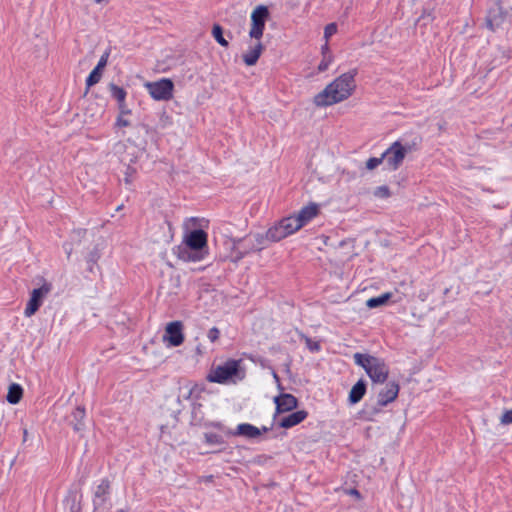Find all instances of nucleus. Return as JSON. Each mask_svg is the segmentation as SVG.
I'll return each mask as SVG.
<instances>
[{"label": "nucleus", "mask_w": 512, "mask_h": 512, "mask_svg": "<svg viewBox=\"0 0 512 512\" xmlns=\"http://www.w3.org/2000/svg\"><path fill=\"white\" fill-rule=\"evenodd\" d=\"M357 73V69H352L337 77L314 96V104L318 107H327L348 99L356 88Z\"/></svg>", "instance_id": "1"}, {"label": "nucleus", "mask_w": 512, "mask_h": 512, "mask_svg": "<svg viewBox=\"0 0 512 512\" xmlns=\"http://www.w3.org/2000/svg\"><path fill=\"white\" fill-rule=\"evenodd\" d=\"M245 378V370L241 367V360L228 359L223 364L212 369L207 380L218 384H236Z\"/></svg>", "instance_id": "2"}, {"label": "nucleus", "mask_w": 512, "mask_h": 512, "mask_svg": "<svg viewBox=\"0 0 512 512\" xmlns=\"http://www.w3.org/2000/svg\"><path fill=\"white\" fill-rule=\"evenodd\" d=\"M355 364L362 367L372 382L383 384L389 376V368L381 358L370 354L355 353L353 355Z\"/></svg>", "instance_id": "3"}, {"label": "nucleus", "mask_w": 512, "mask_h": 512, "mask_svg": "<svg viewBox=\"0 0 512 512\" xmlns=\"http://www.w3.org/2000/svg\"><path fill=\"white\" fill-rule=\"evenodd\" d=\"M400 386L395 381H390L386 386L378 393L377 403L375 406L365 405L363 413L367 415L368 419H371L374 415L381 411V408L393 402L399 394Z\"/></svg>", "instance_id": "4"}, {"label": "nucleus", "mask_w": 512, "mask_h": 512, "mask_svg": "<svg viewBox=\"0 0 512 512\" xmlns=\"http://www.w3.org/2000/svg\"><path fill=\"white\" fill-rule=\"evenodd\" d=\"M412 151V146L402 144L401 141L393 142L390 147L382 154L387 169L390 171L397 170L408 152Z\"/></svg>", "instance_id": "5"}, {"label": "nucleus", "mask_w": 512, "mask_h": 512, "mask_svg": "<svg viewBox=\"0 0 512 512\" xmlns=\"http://www.w3.org/2000/svg\"><path fill=\"white\" fill-rule=\"evenodd\" d=\"M270 16L267 6L258 5L251 13V28L249 36L252 39L260 40L263 36L265 24Z\"/></svg>", "instance_id": "6"}, {"label": "nucleus", "mask_w": 512, "mask_h": 512, "mask_svg": "<svg viewBox=\"0 0 512 512\" xmlns=\"http://www.w3.org/2000/svg\"><path fill=\"white\" fill-rule=\"evenodd\" d=\"M146 88L150 96L157 101H168L173 97L174 83L169 78L148 82Z\"/></svg>", "instance_id": "7"}, {"label": "nucleus", "mask_w": 512, "mask_h": 512, "mask_svg": "<svg viewBox=\"0 0 512 512\" xmlns=\"http://www.w3.org/2000/svg\"><path fill=\"white\" fill-rule=\"evenodd\" d=\"M508 16V11L503 7L502 0L492 1L486 15V27L491 31L499 29Z\"/></svg>", "instance_id": "8"}, {"label": "nucleus", "mask_w": 512, "mask_h": 512, "mask_svg": "<svg viewBox=\"0 0 512 512\" xmlns=\"http://www.w3.org/2000/svg\"><path fill=\"white\" fill-rule=\"evenodd\" d=\"M52 285L45 282L41 287L33 289L28 300L24 315L26 317L33 316L41 307L44 297L51 291Z\"/></svg>", "instance_id": "9"}, {"label": "nucleus", "mask_w": 512, "mask_h": 512, "mask_svg": "<svg viewBox=\"0 0 512 512\" xmlns=\"http://www.w3.org/2000/svg\"><path fill=\"white\" fill-rule=\"evenodd\" d=\"M111 494V484L108 478L101 480L100 484L96 487L93 497V512H98L101 509H107V501Z\"/></svg>", "instance_id": "10"}, {"label": "nucleus", "mask_w": 512, "mask_h": 512, "mask_svg": "<svg viewBox=\"0 0 512 512\" xmlns=\"http://www.w3.org/2000/svg\"><path fill=\"white\" fill-rule=\"evenodd\" d=\"M164 341H167L170 346L177 347L184 342L183 324L181 321H172L167 324Z\"/></svg>", "instance_id": "11"}, {"label": "nucleus", "mask_w": 512, "mask_h": 512, "mask_svg": "<svg viewBox=\"0 0 512 512\" xmlns=\"http://www.w3.org/2000/svg\"><path fill=\"white\" fill-rule=\"evenodd\" d=\"M274 403L276 405L273 419L275 420L279 414L290 412L298 407V399L290 393H281L274 397Z\"/></svg>", "instance_id": "12"}, {"label": "nucleus", "mask_w": 512, "mask_h": 512, "mask_svg": "<svg viewBox=\"0 0 512 512\" xmlns=\"http://www.w3.org/2000/svg\"><path fill=\"white\" fill-rule=\"evenodd\" d=\"M181 246L189 249L206 251L207 233L202 229H194L185 236L184 243Z\"/></svg>", "instance_id": "13"}, {"label": "nucleus", "mask_w": 512, "mask_h": 512, "mask_svg": "<svg viewBox=\"0 0 512 512\" xmlns=\"http://www.w3.org/2000/svg\"><path fill=\"white\" fill-rule=\"evenodd\" d=\"M261 435V430L250 424V423H241L239 424L235 430H227L226 436H243L248 439H255Z\"/></svg>", "instance_id": "14"}, {"label": "nucleus", "mask_w": 512, "mask_h": 512, "mask_svg": "<svg viewBox=\"0 0 512 512\" xmlns=\"http://www.w3.org/2000/svg\"><path fill=\"white\" fill-rule=\"evenodd\" d=\"M177 257L184 262H198L205 258L207 251H199L196 249H189L184 246H177Z\"/></svg>", "instance_id": "15"}, {"label": "nucleus", "mask_w": 512, "mask_h": 512, "mask_svg": "<svg viewBox=\"0 0 512 512\" xmlns=\"http://www.w3.org/2000/svg\"><path fill=\"white\" fill-rule=\"evenodd\" d=\"M308 416V412L305 410H297L295 412L290 413L289 415L283 417L278 426L281 428L289 429L292 428L301 422H303Z\"/></svg>", "instance_id": "16"}, {"label": "nucleus", "mask_w": 512, "mask_h": 512, "mask_svg": "<svg viewBox=\"0 0 512 512\" xmlns=\"http://www.w3.org/2000/svg\"><path fill=\"white\" fill-rule=\"evenodd\" d=\"M367 390V383L364 379H359L351 388L348 401L350 404H357L362 400Z\"/></svg>", "instance_id": "17"}, {"label": "nucleus", "mask_w": 512, "mask_h": 512, "mask_svg": "<svg viewBox=\"0 0 512 512\" xmlns=\"http://www.w3.org/2000/svg\"><path fill=\"white\" fill-rule=\"evenodd\" d=\"M319 213V205L316 203H310L307 206H304L299 213L297 214V219L299 223H301L302 227L306 225L309 221H311L314 217H316Z\"/></svg>", "instance_id": "18"}, {"label": "nucleus", "mask_w": 512, "mask_h": 512, "mask_svg": "<svg viewBox=\"0 0 512 512\" xmlns=\"http://www.w3.org/2000/svg\"><path fill=\"white\" fill-rule=\"evenodd\" d=\"M101 258V250L98 245H95L92 250L88 252L85 257L87 263V271L91 274H95L96 271L100 270L98 261Z\"/></svg>", "instance_id": "19"}, {"label": "nucleus", "mask_w": 512, "mask_h": 512, "mask_svg": "<svg viewBox=\"0 0 512 512\" xmlns=\"http://www.w3.org/2000/svg\"><path fill=\"white\" fill-rule=\"evenodd\" d=\"M71 425L75 432H81L85 429L84 418L86 416L85 408L83 406H77L72 412Z\"/></svg>", "instance_id": "20"}, {"label": "nucleus", "mask_w": 512, "mask_h": 512, "mask_svg": "<svg viewBox=\"0 0 512 512\" xmlns=\"http://www.w3.org/2000/svg\"><path fill=\"white\" fill-rule=\"evenodd\" d=\"M264 47L261 42H258L254 47H251L246 53L243 54V62L247 66H253L257 63Z\"/></svg>", "instance_id": "21"}, {"label": "nucleus", "mask_w": 512, "mask_h": 512, "mask_svg": "<svg viewBox=\"0 0 512 512\" xmlns=\"http://www.w3.org/2000/svg\"><path fill=\"white\" fill-rule=\"evenodd\" d=\"M288 233L284 230L283 225L279 221L274 226L270 227L266 232V238L271 242H278L286 238Z\"/></svg>", "instance_id": "22"}, {"label": "nucleus", "mask_w": 512, "mask_h": 512, "mask_svg": "<svg viewBox=\"0 0 512 512\" xmlns=\"http://www.w3.org/2000/svg\"><path fill=\"white\" fill-rule=\"evenodd\" d=\"M86 229H75L71 233V242H65L63 244V248L65 250V253L67 254V257L69 258L73 251V245L79 244L81 242V238H83L86 235Z\"/></svg>", "instance_id": "23"}, {"label": "nucleus", "mask_w": 512, "mask_h": 512, "mask_svg": "<svg viewBox=\"0 0 512 512\" xmlns=\"http://www.w3.org/2000/svg\"><path fill=\"white\" fill-rule=\"evenodd\" d=\"M280 222L283 225L284 230L288 233V235H291L302 228L301 223H299V220L294 215L284 217L280 220Z\"/></svg>", "instance_id": "24"}, {"label": "nucleus", "mask_w": 512, "mask_h": 512, "mask_svg": "<svg viewBox=\"0 0 512 512\" xmlns=\"http://www.w3.org/2000/svg\"><path fill=\"white\" fill-rule=\"evenodd\" d=\"M22 396H23V388L21 387V385H19L17 383H12L9 386L8 393L6 395V400L10 404H17L21 400Z\"/></svg>", "instance_id": "25"}, {"label": "nucleus", "mask_w": 512, "mask_h": 512, "mask_svg": "<svg viewBox=\"0 0 512 512\" xmlns=\"http://www.w3.org/2000/svg\"><path fill=\"white\" fill-rule=\"evenodd\" d=\"M63 506L68 512H81V503L75 493H70L63 500Z\"/></svg>", "instance_id": "26"}, {"label": "nucleus", "mask_w": 512, "mask_h": 512, "mask_svg": "<svg viewBox=\"0 0 512 512\" xmlns=\"http://www.w3.org/2000/svg\"><path fill=\"white\" fill-rule=\"evenodd\" d=\"M234 245H239L242 248V251L247 255L251 252H255L257 249V245L252 240V237L246 236L243 238H239L233 241Z\"/></svg>", "instance_id": "27"}, {"label": "nucleus", "mask_w": 512, "mask_h": 512, "mask_svg": "<svg viewBox=\"0 0 512 512\" xmlns=\"http://www.w3.org/2000/svg\"><path fill=\"white\" fill-rule=\"evenodd\" d=\"M108 91L113 99L117 101V103H122L126 100L127 91L115 83H109Z\"/></svg>", "instance_id": "28"}, {"label": "nucleus", "mask_w": 512, "mask_h": 512, "mask_svg": "<svg viewBox=\"0 0 512 512\" xmlns=\"http://www.w3.org/2000/svg\"><path fill=\"white\" fill-rule=\"evenodd\" d=\"M391 296H392V294L387 292V293H383L377 297H372L366 301V306L370 309H374V308L383 306L389 301Z\"/></svg>", "instance_id": "29"}, {"label": "nucleus", "mask_w": 512, "mask_h": 512, "mask_svg": "<svg viewBox=\"0 0 512 512\" xmlns=\"http://www.w3.org/2000/svg\"><path fill=\"white\" fill-rule=\"evenodd\" d=\"M185 388L187 389V391L186 393L178 396V403H181V397H183V399L185 400H189L193 396H195V398H199L200 394L203 391V388L199 387L198 384L186 385Z\"/></svg>", "instance_id": "30"}, {"label": "nucleus", "mask_w": 512, "mask_h": 512, "mask_svg": "<svg viewBox=\"0 0 512 512\" xmlns=\"http://www.w3.org/2000/svg\"><path fill=\"white\" fill-rule=\"evenodd\" d=\"M192 424L194 425H203L205 428H215L217 430L222 431L226 435V431L230 430L220 421H207L201 424L200 420L196 419V416L193 414L192 416Z\"/></svg>", "instance_id": "31"}, {"label": "nucleus", "mask_w": 512, "mask_h": 512, "mask_svg": "<svg viewBox=\"0 0 512 512\" xmlns=\"http://www.w3.org/2000/svg\"><path fill=\"white\" fill-rule=\"evenodd\" d=\"M224 30L221 25L214 24L212 27V36L216 40V42L222 47H228L229 43L223 36Z\"/></svg>", "instance_id": "32"}, {"label": "nucleus", "mask_w": 512, "mask_h": 512, "mask_svg": "<svg viewBox=\"0 0 512 512\" xmlns=\"http://www.w3.org/2000/svg\"><path fill=\"white\" fill-rule=\"evenodd\" d=\"M203 437H204V442L208 445H224L226 442H225V439L222 435L220 434H216V433H212V432H206L203 434Z\"/></svg>", "instance_id": "33"}, {"label": "nucleus", "mask_w": 512, "mask_h": 512, "mask_svg": "<svg viewBox=\"0 0 512 512\" xmlns=\"http://www.w3.org/2000/svg\"><path fill=\"white\" fill-rule=\"evenodd\" d=\"M102 73H103V71L94 67V69L89 73L88 77L86 78L87 90L100 81V79L102 77Z\"/></svg>", "instance_id": "34"}, {"label": "nucleus", "mask_w": 512, "mask_h": 512, "mask_svg": "<svg viewBox=\"0 0 512 512\" xmlns=\"http://www.w3.org/2000/svg\"><path fill=\"white\" fill-rule=\"evenodd\" d=\"M390 195V189L386 185L379 186L374 191V196L378 198H388Z\"/></svg>", "instance_id": "35"}, {"label": "nucleus", "mask_w": 512, "mask_h": 512, "mask_svg": "<svg viewBox=\"0 0 512 512\" xmlns=\"http://www.w3.org/2000/svg\"><path fill=\"white\" fill-rule=\"evenodd\" d=\"M252 240L255 242V244L257 245V249L256 251H261L264 247H265V242L266 241H269L267 238H266V234L263 235V234H255L252 238Z\"/></svg>", "instance_id": "36"}, {"label": "nucleus", "mask_w": 512, "mask_h": 512, "mask_svg": "<svg viewBox=\"0 0 512 512\" xmlns=\"http://www.w3.org/2000/svg\"><path fill=\"white\" fill-rule=\"evenodd\" d=\"M232 253L234 255L232 261L235 263L239 262L241 259H243L247 255L246 253H244L242 251V248L239 245H234V244H233V248H232Z\"/></svg>", "instance_id": "37"}, {"label": "nucleus", "mask_w": 512, "mask_h": 512, "mask_svg": "<svg viewBox=\"0 0 512 512\" xmlns=\"http://www.w3.org/2000/svg\"><path fill=\"white\" fill-rule=\"evenodd\" d=\"M332 62V55H324L323 56V59L321 60V62L319 63L318 65V71L319 72H324L328 69L329 65L331 64Z\"/></svg>", "instance_id": "38"}, {"label": "nucleus", "mask_w": 512, "mask_h": 512, "mask_svg": "<svg viewBox=\"0 0 512 512\" xmlns=\"http://www.w3.org/2000/svg\"><path fill=\"white\" fill-rule=\"evenodd\" d=\"M383 162H384V160H383L382 156L379 157V158L371 157L366 162V168L369 169V170H373V169L378 167Z\"/></svg>", "instance_id": "39"}, {"label": "nucleus", "mask_w": 512, "mask_h": 512, "mask_svg": "<svg viewBox=\"0 0 512 512\" xmlns=\"http://www.w3.org/2000/svg\"><path fill=\"white\" fill-rule=\"evenodd\" d=\"M337 32V24L329 23L326 25L324 29V37L328 40L331 36H333Z\"/></svg>", "instance_id": "40"}, {"label": "nucleus", "mask_w": 512, "mask_h": 512, "mask_svg": "<svg viewBox=\"0 0 512 512\" xmlns=\"http://www.w3.org/2000/svg\"><path fill=\"white\" fill-rule=\"evenodd\" d=\"M305 343H306L307 348L311 352H318L321 349V346H320L319 342L313 341L309 337H305Z\"/></svg>", "instance_id": "41"}, {"label": "nucleus", "mask_w": 512, "mask_h": 512, "mask_svg": "<svg viewBox=\"0 0 512 512\" xmlns=\"http://www.w3.org/2000/svg\"><path fill=\"white\" fill-rule=\"evenodd\" d=\"M117 107L119 110L118 116H127V115L131 114V110L128 108V106L126 104V100L122 103L121 102L117 103Z\"/></svg>", "instance_id": "42"}, {"label": "nucleus", "mask_w": 512, "mask_h": 512, "mask_svg": "<svg viewBox=\"0 0 512 512\" xmlns=\"http://www.w3.org/2000/svg\"><path fill=\"white\" fill-rule=\"evenodd\" d=\"M220 330L217 327H212L209 329L207 337L211 342H215L219 339Z\"/></svg>", "instance_id": "43"}, {"label": "nucleus", "mask_w": 512, "mask_h": 512, "mask_svg": "<svg viewBox=\"0 0 512 512\" xmlns=\"http://www.w3.org/2000/svg\"><path fill=\"white\" fill-rule=\"evenodd\" d=\"M108 57H109V51H106L99 59L97 65L95 66L96 68H98L99 70L103 71V69L106 67L107 65V61H108Z\"/></svg>", "instance_id": "44"}, {"label": "nucleus", "mask_w": 512, "mask_h": 512, "mask_svg": "<svg viewBox=\"0 0 512 512\" xmlns=\"http://www.w3.org/2000/svg\"><path fill=\"white\" fill-rule=\"evenodd\" d=\"M500 422H501V424H504V425H508V424L512 423V409L506 410L503 413V415L500 419Z\"/></svg>", "instance_id": "45"}, {"label": "nucleus", "mask_w": 512, "mask_h": 512, "mask_svg": "<svg viewBox=\"0 0 512 512\" xmlns=\"http://www.w3.org/2000/svg\"><path fill=\"white\" fill-rule=\"evenodd\" d=\"M136 173V169L131 167V166H127L126 168V172H125V178H124V181L126 184H131L132 182V176Z\"/></svg>", "instance_id": "46"}, {"label": "nucleus", "mask_w": 512, "mask_h": 512, "mask_svg": "<svg viewBox=\"0 0 512 512\" xmlns=\"http://www.w3.org/2000/svg\"><path fill=\"white\" fill-rule=\"evenodd\" d=\"M130 125V121L126 119L125 116H117L115 127H128Z\"/></svg>", "instance_id": "47"}, {"label": "nucleus", "mask_w": 512, "mask_h": 512, "mask_svg": "<svg viewBox=\"0 0 512 512\" xmlns=\"http://www.w3.org/2000/svg\"><path fill=\"white\" fill-rule=\"evenodd\" d=\"M419 143H420V138L415 137L411 143L406 142L405 144H408L409 146H412V151H413V150H415L417 148Z\"/></svg>", "instance_id": "48"}, {"label": "nucleus", "mask_w": 512, "mask_h": 512, "mask_svg": "<svg viewBox=\"0 0 512 512\" xmlns=\"http://www.w3.org/2000/svg\"><path fill=\"white\" fill-rule=\"evenodd\" d=\"M321 51H322V55H331L330 54V51H329V45H328V42L326 41V43L321 47Z\"/></svg>", "instance_id": "49"}, {"label": "nucleus", "mask_w": 512, "mask_h": 512, "mask_svg": "<svg viewBox=\"0 0 512 512\" xmlns=\"http://www.w3.org/2000/svg\"><path fill=\"white\" fill-rule=\"evenodd\" d=\"M350 493L360 498V492L357 489H351Z\"/></svg>", "instance_id": "50"}, {"label": "nucleus", "mask_w": 512, "mask_h": 512, "mask_svg": "<svg viewBox=\"0 0 512 512\" xmlns=\"http://www.w3.org/2000/svg\"><path fill=\"white\" fill-rule=\"evenodd\" d=\"M259 429L261 430V434H262L263 432L264 433L268 432L271 429V427L262 426V428H259Z\"/></svg>", "instance_id": "51"}, {"label": "nucleus", "mask_w": 512, "mask_h": 512, "mask_svg": "<svg viewBox=\"0 0 512 512\" xmlns=\"http://www.w3.org/2000/svg\"><path fill=\"white\" fill-rule=\"evenodd\" d=\"M27 435H28V431H27V429H24L23 430V440L24 441H26Z\"/></svg>", "instance_id": "52"}, {"label": "nucleus", "mask_w": 512, "mask_h": 512, "mask_svg": "<svg viewBox=\"0 0 512 512\" xmlns=\"http://www.w3.org/2000/svg\"><path fill=\"white\" fill-rule=\"evenodd\" d=\"M273 377L277 382H279V376L277 375L276 372L273 373Z\"/></svg>", "instance_id": "53"}, {"label": "nucleus", "mask_w": 512, "mask_h": 512, "mask_svg": "<svg viewBox=\"0 0 512 512\" xmlns=\"http://www.w3.org/2000/svg\"><path fill=\"white\" fill-rule=\"evenodd\" d=\"M109 0H94L95 3L100 4L102 2H108Z\"/></svg>", "instance_id": "54"}, {"label": "nucleus", "mask_w": 512, "mask_h": 512, "mask_svg": "<svg viewBox=\"0 0 512 512\" xmlns=\"http://www.w3.org/2000/svg\"><path fill=\"white\" fill-rule=\"evenodd\" d=\"M222 451H223V449H218L216 451H212L211 453H219V452H222Z\"/></svg>", "instance_id": "55"}, {"label": "nucleus", "mask_w": 512, "mask_h": 512, "mask_svg": "<svg viewBox=\"0 0 512 512\" xmlns=\"http://www.w3.org/2000/svg\"><path fill=\"white\" fill-rule=\"evenodd\" d=\"M140 126H141L142 128H144V129H146V130H147V128H148V126H147V125H145V124H140Z\"/></svg>", "instance_id": "56"}, {"label": "nucleus", "mask_w": 512, "mask_h": 512, "mask_svg": "<svg viewBox=\"0 0 512 512\" xmlns=\"http://www.w3.org/2000/svg\"><path fill=\"white\" fill-rule=\"evenodd\" d=\"M196 406L201 407V404H194V405H193V410H195V409H196Z\"/></svg>", "instance_id": "57"}, {"label": "nucleus", "mask_w": 512, "mask_h": 512, "mask_svg": "<svg viewBox=\"0 0 512 512\" xmlns=\"http://www.w3.org/2000/svg\"><path fill=\"white\" fill-rule=\"evenodd\" d=\"M122 208H123V205H119V206L117 207V209H116V210H117V211H119V210H121Z\"/></svg>", "instance_id": "58"}]
</instances>
